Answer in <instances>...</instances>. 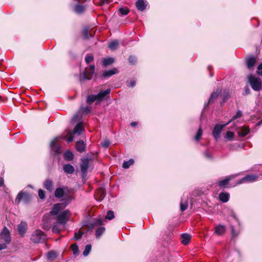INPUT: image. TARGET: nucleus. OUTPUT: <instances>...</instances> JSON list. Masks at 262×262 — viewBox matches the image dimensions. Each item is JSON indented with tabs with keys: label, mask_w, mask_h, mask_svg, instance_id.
<instances>
[{
	"label": "nucleus",
	"mask_w": 262,
	"mask_h": 262,
	"mask_svg": "<svg viewBox=\"0 0 262 262\" xmlns=\"http://www.w3.org/2000/svg\"><path fill=\"white\" fill-rule=\"evenodd\" d=\"M69 192L70 191L68 187L63 186L62 187L57 188L55 189L54 195L55 198L57 199H61L64 196V198L62 199V201H63V204H64V206H67L73 199V198L71 195L68 194Z\"/></svg>",
	"instance_id": "f257e3e1"
},
{
	"label": "nucleus",
	"mask_w": 262,
	"mask_h": 262,
	"mask_svg": "<svg viewBox=\"0 0 262 262\" xmlns=\"http://www.w3.org/2000/svg\"><path fill=\"white\" fill-rule=\"evenodd\" d=\"M30 239L34 243H43L47 241V235L43 232L37 229L33 232Z\"/></svg>",
	"instance_id": "f03ea898"
},
{
	"label": "nucleus",
	"mask_w": 262,
	"mask_h": 262,
	"mask_svg": "<svg viewBox=\"0 0 262 262\" xmlns=\"http://www.w3.org/2000/svg\"><path fill=\"white\" fill-rule=\"evenodd\" d=\"M248 82L252 89L255 91H259L261 89V80L259 78H256L252 75L248 77Z\"/></svg>",
	"instance_id": "7ed1b4c3"
},
{
	"label": "nucleus",
	"mask_w": 262,
	"mask_h": 262,
	"mask_svg": "<svg viewBox=\"0 0 262 262\" xmlns=\"http://www.w3.org/2000/svg\"><path fill=\"white\" fill-rule=\"evenodd\" d=\"M70 216V212L69 210H66L58 214L56 217L57 223L65 225L69 221Z\"/></svg>",
	"instance_id": "20e7f679"
},
{
	"label": "nucleus",
	"mask_w": 262,
	"mask_h": 262,
	"mask_svg": "<svg viewBox=\"0 0 262 262\" xmlns=\"http://www.w3.org/2000/svg\"><path fill=\"white\" fill-rule=\"evenodd\" d=\"M31 197L30 194L27 192L20 191L15 200L16 204H19L21 201H23L25 203H28L31 200Z\"/></svg>",
	"instance_id": "39448f33"
},
{
	"label": "nucleus",
	"mask_w": 262,
	"mask_h": 262,
	"mask_svg": "<svg viewBox=\"0 0 262 262\" xmlns=\"http://www.w3.org/2000/svg\"><path fill=\"white\" fill-rule=\"evenodd\" d=\"M95 66L91 65L90 67V73L88 74L85 71L80 73L79 80L81 82L84 80H90L92 79V75L95 74Z\"/></svg>",
	"instance_id": "423d86ee"
},
{
	"label": "nucleus",
	"mask_w": 262,
	"mask_h": 262,
	"mask_svg": "<svg viewBox=\"0 0 262 262\" xmlns=\"http://www.w3.org/2000/svg\"><path fill=\"white\" fill-rule=\"evenodd\" d=\"M228 124L227 123L222 125H219L218 124L215 125L212 131V135L216 141H217L220 137L221 133L223 128Z\"/></svg>",
	"instance_id": "0eeeda50"
},
{
	"label": "nucleus",
	"mask_w": 262,
	"mask_h": 262,
	"mask_svg": "<svg viewBox=\"0 0 262 262\" xmlns=\"http://www.w3.org/2000/svg\"><path fill=\"white\" fill-rule=\"evenodd\" d=\"M60 138V137H56L51 142L50 148L54 152L55 155H58L60 153L61 146L56 143L57 140Z\"/></svg>",
	"instance_id": "6e6552de"
},
{
	"label": "nucleus",
	"mask_w": 262,
	"mask_h": 262,
	"mask_svg": "<svg viewBox=\"0 0 262 262\" xmlns=\"http://www.w3.org/2000/svg\"><path fill=\"white\" fill-rule=\"evenodd\" d=\"M111 93V89H108L104 91H100L98 94L95 95L96 99V104H99L103 101L106 95H109Z\"/></svg>",
	"instance_id": "1a4fd4ad"
},
{
	"label": "nucleus",
	"mask_w": 262,
	"mask_h": 262,
	"mask_svg": "<svg viewBox=\"0 0 262 262\" xmlns=\"http://www.w3.org/2000/svg\"><path fill=\"white\" fill-rule=\"evenodd\" d=\"M1 236L2 239H4L5 243L7 244H8L11 242V237H10V232L8 230V229L5 226L3 230L1 232Z\"/></svg>",
	"instance_id": "9d476101"
},
{
	"label": "nucleus",
	"mask_w": 262,
	"mask_h": 262,
	"mask_svg": "<svg viewBox=\"0 0 262 262\" xmlns=\"http://www.w3.org/2000/svg\"><path fill=\"white\" fill-rule=\"evenodd\" d=\"M256 62V58L253 56H249L245 61L246 66L249 70H253Z\"/></svg>",
	"instance_id": "9b49d317"
},
{
	"label": "nucleus",
	"mask_w": 262,
	"mask_h": 262,
	"mask_svg": "<svg viewBox=\"0 0 262 262\" xmlns=\"http://www.w3.org/2000/svg\"><path fill=\"white\" fill-rule=\"evenodd\" d=\"M50 216L49 215H44L42 219V228L45 230L49 231L51 228Z\"/></svg>",
	"instance_id": "f8f14e48"
},
{
	"label": "nucleus",
	"mask_w": 262,
	"mask_h": 262,
	"mask_svg": "<svg viewBox=\"0 0 262 262\" xmlns=\"http://www.w3.org/2000/svg\"><path fill=\"white\" fill-rule=\"evenodd\" d=\"M27 224L26 222L21 221L17 226V230L21 237H24L27 231Z\"/></svg>",
	"instance_id": "ddd939ff"
},
{
	"label": "nucleus",
	"mask_w": 262,
	"mask_h": 262,
	"mask_svg": "<svg viewBox=\"0 0 262 262\" xmlns=\"http://www.w3.org/2000/svg\"><path fill=\"white\" fill-rule=\"evenodd\" d=\"M117 73V70L115 68L107 71H105L103 72L102 75L100 76V78L101 79L105 78H108L112 75Z\"/></svg>",
	"instance_id": "4468645a"
},
{
	"label": "nucleus",
	"mask_w": 262,
	"mask_h": 262,
	"mask_svg": "<svg viewBox=\"0 0 262 262\" xmlns=\"http://www.w3.org/2000/svg\"><path fill=\"white\" fill-rule=\"evenodd\" d=\"M258 177L256 175L251 174L247 175L241 180L240 183H249L256 181Z\"/></svg>",
	"instance_id": "2eb2a0df"
},
{
	"label": "nucleus",
	"mask_w": 262,
	"mask_h": 262,
	"mask_svg": "<svg viewBox=\"0 0 262 262\" xmlns=\"http://www.w3.org/2000/svg\"><path fill=\"white\" fill-rule=\"evenodd\" d=\"M43 187L49 192H51L53 190V182L49 179H46L43 183Z\"/></svg>",
	"instance_id": "dca6fc26"
},
{
	"label": "nucleus",
	"mask_w": 262,
	"mask_h": 262,
	"mask_svg": "<svg viewBox=\"0 0 262 262\" xmlns=\"http://www.w3.org/2000/svg\"><path fill=\"white\" fill-rule=\"evenodd\" d=\"M62 203H57L53 205L52 210L50 212V214L56 215L59 214V212L61 210Z\"/></svg>",
	"instance_id": "f3484780"
},
{
	"label": "nucleus",
	"mask_w": 262,
	"mask_h": 262,
	"mask_svg": "<svg viewBox=\"0 0 262 262\" xmlns=\"http://www.w3.org/2000/svg\"><path fill=\"white\" fill-rule=\"evenodd\" d=\"M147 5L144 0H138L136 3V6L137 9L140 11H143L145 10Z\"/></svg>",
	"instance_id": "a211bd4d"
},
{
	"label": "nucleus",
	"mask_w": 262,
	"mask_h": 262,
	"mask_svg": "<svg viewBox=\"0 0 262 262\" xmlns=\"http://www.w3.org/2000/svg\"><path fill=\"white\" fill-rule=\"evenodd\" d=\"M90 158H85L81 159V163L80 164L81 170H88L89 166Z\"/></svg>",
	"instance_id": "6ab92c4d"
},
{
	"label": "nucleus",
	"mask_w": 262,
	"mask_h": 262,
	"mask_svg": "<svg viewBox=\"0 0 262 262\" xmlns=\"http://www.w3.org/2000/svg\"><path fill=\"white\" fill-rule=\"evenodd\" d=\"M63 170L68 174H73L75 171V168L71 164H66L63 165Z\"/></svg>",
	"instance_id": "aec40b11"
},
{
	"label": "nucleus",
	"mask_w": 262,
	"mask_h": 262,
	"mask_svg": "<svg viewBox=\"0 0 262 262\" xmlns=\"http://www.w3.org/2000/svg\"><path fill=\"white\" fill-rule=\"evenodd\" d=\"M229 193L225 192H221L219 196L220 201L223 203H227L229 201Z\"/></svg>",
	"instance_id": "412c9836"
},
{
	"label": "nucleus",
	"mask_w": 262,
	"mask_h": 262,
	"mask_svg": "<svg viewBox=\"0 0 262 262\" xmlns=\"http://www.w3.org/2000/svg\"><path fill=\"white\" fill-rule=\"evenodd\" d=\"M76 149L80 152H83L85 149V144L82 140L78 141L76 143Z\"/></svg>",
	"instance_id": "4be33fe9"
},
{
	"label": "nucleus",
	"mask_w": 262,
	"mask_h": 262,
	"mask_svg": "<svg viewBox=\"0 0 262 262\" xmlns=\"http://www.w3.org/2000/svg\"><path fill=\"white\" fill-rule=\"evenodd\" d=\"M84 127L82 123L81 122H79L75 126L73 133L74 134L80 135Z\"/></svg>",
	"instance_id": "5701e85b"
},
{
	"label": "nucleus",
	"mask_w": 262,
	"mask_h": 262,
	"mask_svg": "<svg viewBox=\"0 0 262 262\" xmlns=\"http://www.w3.org/2000/svg\"><path fill=\"white\" fill-rule=\"evenodd\" d=\"M232 176L227 177L225 179L220 181L218 183L219 185L221 188H226V186L229 184V181L231 180Z\"/></svg>",
	"instance_id": "b1692460"
},
{
	"label": "nucleus",
	"mask_w": 262,
	"mask_h": 262,
	"mask_svg": "<svg viewBox=\"0 0 262 262\" xmlns=\"http://www.w3.org/2000/svg\"><path fill=\"white\" fill-rule=\"evenodd\" d=\"M86 10V7L84 5H81L80 4H77L75 6L74 11L75 12L78 14H81L84 12Z\"/></svg>",
	"instance_id": "393cba45"
},
{
	"label": "nucleus",
	"mask_w": 262,
	"mask_h": 262,
	"mask_svg": "<svg viewBox=\"0 0 262 262\" xmlns=\"http://www.w3.org/2000/svg\"><path fill=\"white\" fill-rule=\"evenodd\" d=\"M64 159L68 161H70L74 159V154L69 150H67L64 153Z\"/></svg>",
	"instance_id": "a878e982"
},
{
	"label": "nucleus",
	"mask_w": 262,
	"mask_h": 262,
	"mask_svg": "<svg viewBox=\"0 0 262 262\" xmlns=\"http://www.w3.org/2000/svg\"><path fill=\"white\" fill-rule=\"evenodd\" d=\"M225 226L222 225H219L215 228V233L218 235H222L225 231Z\"/></svg>",
	"instance_id": "bb28decb"
},
{
	"label": "nucleus",
	"mask_w": 262,
	"mask_h": 262,
	"mask_svg": "<svg viewBox=\"0 0 262 262\" xmlns=\"http://www.w3.org/2000/svg\"><path fill=\"white\" fill-rule=\"evenodd\" d=\"M182 241V243L184 245H187L191 238V235L188 233H184L181 235Z\"/></svg>",
	"instance_id": "cd10ccee"
},
{
	"label": "nucleus",
	"mask_w": 262,
	"mask_h": 262,
	"mask_svg": "<svg viewBox=\"0 0 262 262\" xmlns=\"http://www.w3.org/2000/svg\"><path fill=\"white\" fill-rule=\"evenodd\" d=\"M188 205V198L186 199L184 201L183 199H182L181 201L180 202V209L181 211H184L187 209Z\"/></svg>",
	"instance_id": "c85d7f7f"
},
{
	"label": "nucleus",
	"mask_w": 262,
	"mask_h": 262,
	"mask_svg": "<svg viewBox=\"0 0 262 262\" xmlns=\"http://www.w3.org/2000/svg\"><path fill=\"white\" fill-rule=\"evenodd\" d=\"M114 59L112 57H108L107 58H104L102 60V66L103 67H106L111 65L114 62Z\"/></svg>",
	"instance_id": "c756f323"
},
{
	"label": "nucleus",
	"mask_w": 262,
	"mask_h": 262,
	"mask_svg": "<svg viewBox=\"0 0 262 262\" xmlns=\"http://www.w3.org/2000/svg\"><path fill=\"white\" fill-rule=\"evenodd\" d=\"M250 132L249 127H242L238 132V135L240 137L246 136Z\"/></svg>",
	"instance_id": "7c9ffc66"
},
{
	"label": "nucleus",
	"mask_w": 262,
	"mask_h": 262,
	"mask_svg": "<svg viewBox=\"0 0 262 262\" xmlns=\"http://www.w3.org/2000/svg\"><path fill=\"white\" fill-rule=\"evenodd\" d=\"M118 46L119 42L117 40L111 41L108 45V48L112 50L117 49Z\"/></svg>",
	"instance_id": "2f4dec72"
},
{
	"label": "nucleus",
	"mask_w": 262,
	"mask_h": 262,
	"mask_svg": "<svg viewBox=\"0 0 262 262\" xmlns=\"http://www.w3.org/2000/svg\"><path fill=\"white\" fill-rule=\"evenodd\" d=\"M134 160L133 159H129L128 161H124L123 163L122 167L125 169H127L130 166L134 164Z\"/></svg>",
	"instance_id": "473e14b6"
},
{
	"label": "nucleus",
	"mask_w": 262,
	"mask_h": 262,
	"mask_svg": "<svg viewBox=\"0 0 262 262\" xmlns=\"http://www.w3.org/2000/svg\"><path fill=\"white\" fill-rule=\"evenodd\" d=\"M243 115V112L241 110H238L236 114L232 117V118L227 122V124H229L232 121L241 118Z\"/></svg>",
	"instance_id": "72a5a7b5"
},
{
	"label": "nucleus",
	"mask_w": 262,
	"mask_h": 262,
	"mask_svg": "<svg viewBox=\"0 0 262 262\" xmlns=\"http://www.w3.org/2000/svg\"><path fill=\"white\" fill-rule=\"evenodd\" d=\"M220 94V93H219L217 91L212 92L209 99L210 100V101H211L212 102L215 100L219 98Z\"/></svg>",
	"instance_id": "f704fd0d"
},
{
	"label": "nucleus",
	"mask_w": 262,
	"mask_h": 262,
	"mask_svg": "<svg viewBox=\"0 0 262 262\" xmlns=\"http://www.w3.org/2000/svg\"><path fill=\"white\" fill-rule=\"evenodd\" d=\"M95 100H96V99L95 95H89L87 96L86 102L88 104H91Z\"/></svg>",
	"instance_id": "c9c22d12"
},
{
	"label": "nucleus",
	"mask_w": 262,
	"mask_h": 262,
	"mask_svg": "<svg viewBox=\"0 0 262 262\" xmlns=\"http://www.w3.org/2000/svg\"><path fill=\"white\" fill-rule=\"evenodd\" d=\"M73 254L75 256H78L79 254V248L77 244H74L71 246Z\"/></svg>",
	"instance_id": "e433bc0d"
},
{
	"label": "nucleus",
	"mask_w": 262,
	"mask_h": 262,
	"mask_svg": "<svg viewBox=\"0 0 262 262\" xmlns=\"http://www.w3.org/2000/svg\"><path fill=\"white\" fill-rule=\"evenodd\" d=\"M105 228L103 227H101L97 229L96 230V237L97 238L100 237L105 231Z\"/></svg>",
	"instance_id": "4c0bfd02"
},
{
	"label": "nucleus",
	"mask_w": 262,
	"mask_h": 262,
	"mask_svg": "<svg viewBox=\"0 0 262 262\" xmlns=\"http://www.w3.org/2000/svg\"><path fill=\"white\" fill-rule=\"evenodd\" d=\"M92 249V246L91 244H88L85 246L84 251L83 252V255L84 256H88Z\"/></svg>",
	"instance_id": "58836bf2"
},
{
	"label": "nucleus",
	"mask_w": 262,
	"mask_h": 262,
	"mask_svg": "<svg viewBox=\"0 0 262 262\" xmlns=\"http://www.w3.org/2000/svg\"><path fill=\"white\" fill-rule=\"evenodd\" d=\"M119 12L121 15H126L129 13V9L127 7H121L119 9Z\"/></svg>",
	"instance_id": "ea45409f"
},
{
	"label": "nucleus",
	"mask_w": 262,
	"mask_h": 262,
	"mask_svg": "<svg viewBox=\"0 0 262 262\" xmlns=\"http://www.w3.org/2000/svg\"><path fill=\"white\" fill-rule=\"evenodd\" d=\"M85 233L84 232L79 231L78 232H75L73 239L75 241H78L81 239L82 236Z\"/></svg>",
	"instance_id": "a19ab883"
},
{
	"label": "nucleus",
	"mask_w": 262,
	"mask_h": 262,
	"mask_svg": "<svg viewBox=\"0 0 262 262\" xmlns=\"http://www.w3.org/2000/svg\"><path fill=\"white\" fill-rule=\"evenodd\" d=\"M115 217L114 212L112 210H108L105 218L108 220H112Z\"/></svg>",
	"instance_id": "79ce46f5"
},
{
	"label": "nucleus",
	"mask_w": 262,
	"mask_h": 262,
	"mask_svg": "<svg viewBox=\"0 0 262 262\" xmlns=\"http://www.w3.org/2000/svg\"><path fill=\"white\" fill-rule=\"evenodd\" d=\"M58 223H55L53 227H52V230L53 233H59L60 232V229L59 228Z\"/></svg>",
	"instance_id": "37998d69"
},
{
	"label": "nucleus",
	"mask_w": 262,
	"mask_h": 262,
	"mask_svg": "<svg viewBox=\"0 0 262 262\" xmlns=\"http://www.w3.org/2000/svg\"><path fill=\"white\" fill-rule=\"evenodd\" d=\"M94 227L97 226H100L103 224V220L101 218H98L95 220V221L92 223Z\"/></svg>",
	"instance_id": "c03bdc74"
},
{
	"label": "nucleus",
	"mask_w": 262,
	"mask_h": 262,
	"mask_svg": "<svg viewBox=\"0 0 262 262\" xmlns=\"http://www.w3.org/2000/svg\"><path fill=\"white\" fill-rule=\"evenodd\" d=\"M56 254L54 251H50L47 253V258L48 259H52L55 258Z\"/></svg>",
	"instance_id": "a18cd8bd"
},
{
	"label": "nucleus",
	"mask_w": 262,
	"mask_h": 262,
	"mask_svg": "<svg viewBox=\"0 0 262 262\" xmlns=\"http://www.w3.org/2000/svg\"><path fill=\"white\" fill-rule=\"evenodd\" d=\"M73 133L69 132L67 135V141L68 143H70L73 141L74 139V136H73Z\"/></svg>",
	"instance_id": "49530a36"
},
{
	"label": "nucleus",
	"mask_w": 262,
	"mask_h": 262,
	"mask_svg": "<svg viewBox=\"0 0 262 262\" xmlns=\"http://www.w3.org/2000/svg\"><path fill=\"white\" fill-rule=\"evenodd\" d=\"M81 111L83 114H88L91 112V107L88 106L81 107Z\"/></svg>",
	"instance_id": "de8ad7c7"
},
{
	"label": "nucleus",
	"mask_w": 262,
	"mask_h": 262,
	"mask_svg": "<svg viewBox=\"0 0 262 262\" xmlns=\"http://www.w3.org/2000/svg\"><path fill=\"white\" fill-rule=\"evenodd\" d=\"M128 62L130 64H135L137 62V58L135 56L130 55L128 57Z\"/></svg>",
	"instance_id": "09e8293b"
},
{
	"label": "nucleus",
	"mask_w": 262,
	"mask_h": 262,
	"mask_svg": "<svg viewBox=\"0 0 262 262\" xmlns=\"http://www.w3.org/2000/svg\"><path fill=\"white\" fill-rule=\"evenodd\" d=\"M83 37L85 39H89L90 37L89 31L88 28H85L82 31Z\"/></svg>",
	"instance_id": "8fccbe9b"
},
{
	"label": "nucleus",
	"mask_w": 262,
	"mask_h": 262,
	"mask_svg": "<svg viewBox=\"0 0 262 262\" xmlns=\"http://www.w3.org/2000/svg\"><path fill=\"white\" fill-rule=\"evenodd\" d=\"M38 196L40 199L43 200L45 198L46 192L43 190L41 189H39L38 191Z\"/></svg>",
	"instance_id": "3c124183"
},
{
	"label": "nucleus",
	"mask_w": 262,
	"mask_h": 262,
	"mask_svg": "<svg viewBox=\"0 0 262 262\" xmlns=\"http://www.w3.org/2000/svg\"><path fill=\"white\" fill-rule=\"evenodd\" d=\"M87 170H81V178L83 182H85L86 180V176H87Z\"/></svg>",
	"instance_id": "603ef678"
},
{
	"label": "nucleus",
	"mask_w": 262,
	"mask_h": 262,
	"mask_svg": "<svg viewBox=\"0 0 262 262\" xmlns=\"http://www.w3.org/2000/svg\"><path fill=\"white\" fill-rule=\"evenodd\" d=\"M94 60V57L93 55H86L85 57V62L88 64L90 63Z\"/></svg>",
	"instance_id": "864d4df0"
},
{
	"label": "nucleus",
	"mask_w": 262,
	"mask_h": 262,
	"mask_svg": "<svg viewBox=\"0 0 262 262\" xmlns=\"http://www.w3.org/2000/svg\"><path fill=\"white\" fill-rule=\"evenodd\" d=\"M202 135V130L201 128L200 127L195 136V139L196 141H198L201 138Z\"/></svg>",
	"instance_id": "5fc2aeb1"
},
{
	"label": "nucleus",
	"mask_w": 262,
	"mask_h": 262,
	"mask_svg": "<svg viewBox=\"0 0 262 262\" xmlns=\"http://www.w3.org/2000/svg\"><path fill=\"white\" fill-rule=\"evenodd\" d=\"M110 142L109 140H105L104 141H103V142H102L101 143V146L103 147H104L105 148H107L109 147V146L110 145Z\"/></svg>",
	"instance_id": "6e6d98bb"
},
{
	"label": "nucleus",
	"mask_w": 262,
	"mask_h": 262,
	"mask_svg": "<svg viewBox=\"0 0 262 262\" xmlns=\"http://www.w3.org/2000/svg\"><path fill=\"white\" fill-rule=\"evenodd\" d=\"M234 136V133H233L232 132L228 131L226 133V137L229 140H232Z\"/></svg>",
	"instance_id": "4d7b16f0"
},
{
	"label": "nucleus",
	"mask_w": 262,
	"mask_h": 262,
	"mask_svg": "<svg viewBox=\"0 0 262 262\" xmlns=\"http://www.w3.org/2000/svg\"><path fill=\"white\" fill-rule=\"evenodd\" d=\"M230 228H231V233H232V238H234L238 235V233H237L235 231L233 226L231 225L230 226Z\"/></svg>",
	"instance_id": "13d9d810"
},
{
	"label": "nucleus",
	"mask_w": 262,
	"mask_h": 262,
	"mask_svg": "<svg viewBox=\"0 0 262 262\" xmlns=\"http://www.w3.org/2000/svg\"><path fill=\"white\" fill-rule=\"evenodd\" d=\"M204 156L208 159H212V157L211 156V154H210V152L208 150H206L204 152Z\"/></svg>",
	"instance_id": "bf43d9fd"
},
{
	"label": "nucleus",
	"mask_w": 262,
	"mask_h": 262,
	"mask_svg": "<svg viewBox=\"0 0 262 262\" xmlns=\"http://www.w3.org/2000/svg\"><path fill=\"white\" fill-rule=\"evenodd\" d=\"M257 73L262 76V62L260 63L257 67Z\"/></svg>",
	"instance_id": "052dcab7"
},
{
	"label": "nucleus",
	"mask_w": 262,
	"mask_h": 262,
	"mask_svg": "<svg viewBox=\"0 0 262 262\" xmlns=\"http://www.w3.org/2000/svg\"><path fill=\"white\" fill-rule=\"evenodd\" d=\"M136 81L132 80L129 82L127 83V86L133 88L136 85Z\"/></svg>",
	"instance_id": "680f3d73"
},
{
	"label": "nucleus",
	"mask_w": 262,
	"mask_h": 262,
	"mask_svg": "<svg viewBox=\"0 0 262 262\" xmlns=\"http://www.w3.org/2000/svg\"><path fill=\"white\" fill-rule=\"evenodd\" d=\"M95 227L92 223L90 224L89 227L86 229L85 233H88L89 231H92Z\"/></svg>",
	"instance_id": "e2e57ef3"
},
{
	"label": "nucleus",
	"mask_w": 262,
	"mask_h": 262,
	"mask_svg": "<svg viewBox=\"0 0 262 262\" xmlns=\"http://www.w3.org/2000/svg\"><path fill=\"white\" fill-rule=\"evenodd\" d=\"M250 94V90L248 85L245 86V94L249 95Z\"/></svg>",
	"instance_id": "0e129e2a"
},
{
	"label": "nucleus",
	"mask_w": 262,
	"mask_h": 262,
	"mask_svg": "<svg viewBox=\"0 0 262 262\" xmlns=\"http://www.w3.org/2000/svg\"><path fill=\"white\" fill-rule=\"evenodd\" d=\"M7 244L6 243H3L0 244V251L3 249H5L7 248Z\"/></svg>",
	"instance_id": "69168bd1"
},
{
	"label": "nucleus",
	"mask_w": 262,
	"mask_h": 262,
	"mask_svg": "<svg viewBox=\"0 0 262 262\" xmlns=\"http://www.w3.org/2000/svg\"><path fill=\"white\" fill-rule=\"evenodd\" d=\"M137 125H138V123H137V122H135V121H134V122H132L130 123V125H131L132 127H136V126H137Z\"/></svg>",
	"instance_id": "338daca9"
},
{
	"label": "nucleus",
	"mask_w": 262,
	"mask_h": 262,
	"mask_svg": "<svg viewBox=\"0 0 262 262\" xmlns=\"http://www.w3.org/2000/svg\"><path fill=\"white\" fill-rule=\"evenodd\" d=\"M211 102H211V101H210V100L209 99V100H208V101L207 103H205L204 104V109L206 108L208 106L209 104L210 103H211Z\"/></svg>",
	"instance_id": "774afa93"
}]
</instances>
